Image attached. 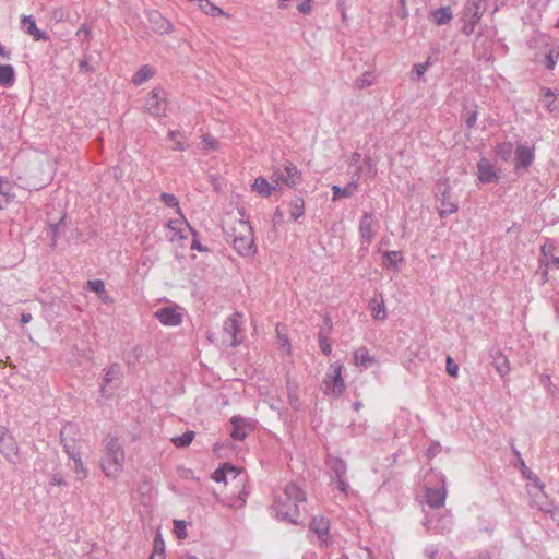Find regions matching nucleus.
I'll return each instance as SVG.
<instances>
[{
    "label": "nucleus",
    "instance_id": "2",
    "mask_svg": "<svg viewBox=\"0 0 559 559\" xmlns=\"http://www.w3.org/2000/svg\"><path fill=\"white\" fill-rule=\"evenodd\" d=\"M104 454L100 459V467L107 477L115 478L122 471L124 451L117 437L108 435L104 441Z\"/></svg>",
    "mask_w": 559,
    "mask_h": 559
},
{
    "label": "nucleus",
    "instance_id": "58",
    "mask_svg": "<svg viewBox=\"0 0 559 559\" xmlns=\"http://www.w3.org/2000/svg\"><path fill=\"white\" fill-rule=\"evenodd\" d=\"M62 222H63V219H60L58 223L50 225V234L52 236L53 242H56V239L59 235L60 226H61Z\"/></svg>",
    "mask_w": 559,
    "mask_h": 559
},
{
    "label": "nucleus",
    "instance_id": "52",
    "mask_svg": "<svg viewBox=\"0 0 559 559\" xmlns=\"http://www.w3.org/2000/svg\"><path fill=\"white\" fill-rule=\"evenodd\" d=\"M445 368H447V372H448L451 377H456V376H457V372H459V366H457V364L453 360V358H452V357H450V356H448V357H447Z\"/></svg>",
    "mask_w": 559,
    "mask_h": 559
},
{
    "label": "nucleus",
    "instance_id": "57",
    "mask_svg": "<svg viewBox=\"0 0 559 559\" xmlns=\"http://www.w3.org/2000/svg\"><path fill=\"white\" fill-rule=\"evenodd\" d=\"M336 485H337V489L342 493L347 496L348 489H349V485L346 483L345 477L344 478H336Z\"/></svg>",
    "mask_w": 559,
    "mask_h": 559
},
{
    "label": "nucleus",
    "instance_id": "49",
    "mask_svg": "<svg viewBox=\"0 0 559 559\" xmlns=\"http://www.w3.org/2000/svg\"><path fill=\"white\" fill-rule=\"evenodd\" d=\"M174 531L176 536L179 539H185L187 537V523L182 520H175L174 521Z\"/></svg>",
    "mask_w": 559,
    "mask_h": 559
},
{
    "label": "nucleus",
    "instance_id": "34",
    "mask_svg": "<svg viewBox=\"0 0 559 559\" xmlns=\"http://www.w3.org/2000/svg\"><path fill=\"white\" fill-rule=\"evenodd\" d=\"M290 218L297 221L305 214V201L301 197H295L289 203Z\"/></svg>",
    "mask_w": 559,
    "mask_h": 559
},
{
    "label": "nucleus",
    "instance_id": "40",
    "mask_svg": "<svg viewBox=\"0 0 559 559\" xmlns=\"http://www.w3.org/2000/svg\"><path fill=\"white\" fill-rule=\"evenodd\" d=\"M167 138L174 142L173 150L175 151H185L187 148V145L183 141V135L178 130L169 131Z\"/></svg>",
    "mask_w": 559,
    "mask_h": 559
},
{
    "label": "nucleus",
    "instance_id": "62",
    "mask_svg": "<svg viewBox=\"0 0 559 559\" xmlns=\"http://www.w3.org/2000/svg\"><path fill=\"white\" fill-rule=\"evenodd\" d=\"M50 484L51 485H55V486H61V485H64L66 481L63 479V476L62 474L60 473H55L51 477V480H50Z\"/></svg>",
    "mask_w": 559,
    "mask_h": 559
},
{
    "label": "nucleus",
    "instance_id": "32",
    "mask_svg": "<svg viewBox=\"0 0 559 559\" xmlns=\"http://www.w3.org/2000/svg\"><path fill=\"white\" fill-rule=\"evenodd\" d=\"M310 528L318 535L320 539H323L329 534V521L324 518H313L310 524Z\"/></svg>",
    "mask_w": 559,
    "mask_h": 559
},
{
    "label": "nucleus",
    "instance_id": "30",
    "mask_svg": "<svg viewBox=\"0 0 559 559\" xmlns=\"http://www.w3.org/2000/svg\"><path fill=\"white\" fill-rule=\"evenodd\" d=\"M15 82V71L11 64H0V84L2 86H12Z\"/></svg>",
    "mask_w": 559,
    "mask_h": 559
},
{
    "label": "nucleus",
    "instance_id": "35",
    "mask_svg": "<svg viewBox=\"0 0 559 559\" xmlns=\"http://www.w3.org/2000/svg\"><path fill=\"white\" fill-rule=\"evenodd\" d=\"M154 74V71L153 69L145 64V66H142L133 75L132 78V83L134 85H142L143 83H145L146 81H148Z\"/></svg>",
    "mask_w": 559,
    "mask_h": 559
},
{
    "label": "nucleus",
    "instance_id": "11",
    "mask_svg": "<svg viewBox=\"0 0 559 559\" xmlns=\"http://www.w3.org/2000/svg\"><path fill=\"white\" fill-rule=\"evenodd\" d=\"M75 433V426L72 424H67L60 431L61 443L63 445L64 452L68 454L70 459L81 456L80 449L76 445L75 439L70 437Z\"/></svg>",
    "mask_w": 559,
    "mask_h": 559
},
{
    "label": "nucleus",
    "instance_id": "10",
    "mask_svg": "<svg viewBox=\"0 0 559 559\" xmlns=\"http://www.w3.org/2000/svg\"><path fill=\"white\" fill-rule=\"evenodd\" d=\"M231 430L230 437L234 440L242 441L247 438L250 431L253 429L251 419L235 415L230 418Z\"/></svg>",
    "mask_w": 559,
    "mask_h": 559
},
{
    "label": "nucleus",
    "instance_id": "53",
    "mask_svg": "<svg viewBox=\"0 0 559 559\" xmlns=\"http://www.w3.org/2000/svg\"><path fill=\"white\" fill-rule=\"evenodd\" d=\"M478 24V22H474V19H471V17H465L464 16V24L462 26V32L465 34V35H471L474 29H475V26Z\"/></svg>",
    "mask_w": 559,
    "mask_h": 559
},
{
    "label": "nucleus",
    "instance_id": "36",
    "mask_svg": "<svg viewBox=\"0 0 559 559\" xmlns=\"http://www.w3.org/2000/svg\"><path fill=\"white\" fill-rule=\"evenodd\" d=\"M383 258L384 267L389 270L396 267L397 263L404 260L403 253L401 251H385L383 253Z\"/></svg>",
    "mask_w": 559,
    "mask_h": 559
},
{
    "label": "nucleus",
    "instance_id": "9",
    "mask_svg": "<svg viewBox=\"0 0 559 559\" xmlns=\"http://www.w3.org/2000/svg\"><path fill=\"white\" fill-rule=\"evenodd\" d=\"M332 374L323 381L325 393H332L340 396L345 390V383L341 376L342 367L337 364L332 365Z\"/></svg>",
    "mask_w": 559,
    "mask_h": 559
},
{
    "label": "nucleus",
    "instance_id": "1",
    "mask_svg": "<svg viewBox=\"0 0 559 559\" xmlns=\"http://www.w3.org/2000/svg\"><path fill=\"white\" fill-rule=\"evenodd\" d=\"M306 501V493L294 483L287 484L283 491L275 497L273 510L281 521L298 523L299 504Z\"/></svg>",
    "mask_w": 559,
    "mask_h": 559
},
{
    "label": "nucleus",
    "instance_id": "59",
    "mask_svg": "<svg viewBox=\"0 0 559 559\" xmlns=\"http://www.w3.org/2000/svg\"><path fill=\"white\" fill-rule=\"evenodd\" d=\"M438 555V548L436 546H428L425 549V559H436Z\"/></svg>",
    "mask_w": 559,
    "mask_h": 559
},
{
    "label": "nucleus",
    "instance_id": "22",
    "mask_svg": "<svg viewBox=\"0 0 559 559\" xmlns=\"http://www.w3.org/2000/svg\"><path fill=\"white\" fill-rule=\"evenodd\" d=\"M148 21L153 25L155 32L168 33L171 29V24L158 11H151L148 13Z\"/></svg>",
    "mask_w": 559,
    "mask_h": 559
},
{
    "label": "nucleus",
    "instance_id": "51",
    "mask_svg": "<svg viewBox=\"0 0 559 559\" xmlns=\"http://www.w3.org/2000/svg\"><path fill=\"white\" fill-rule=\"evenodd\" d=\"M189 230L191 231L192 236H193V239H192V242H191V249L192 250H195V251H199V252H207L209 251V248L203 246L200 241H199V237H198V233L194 230V228H192L191 226H189Z\"/></svg>",
    "mask_w": 559,
    "mask_h": 559
},
{
    "label": "nucleus",
    "instance_id": "23",
    "mask_svg": "<svg viewBox=\"0 0 559 559\" xmlns=\"http://www.w3.org/2000/svg\"><path fill=\"white\" fill-rule=\"evenodd\" d=\"M186 224L188 227L190 226L187 221L185 222H181L179 219H170L167 224L171 235L169 236V241L174 242V241H179V240H182V239H186L187 236L182 229V225Z\"/></svg>",
    "mask_w": 559,
    "mask_h": 559
},
{
    "label": "nucleus",
    "instance_id": "17",
    "mask_svg": "<svg viewBox=\"0 0 559 559\" xmlns=\"http://www.w3.org/2000/svg\"><path fill=\"white\" fill-rule=\"evenodd\" d=\"M486 10V0H467L463 10V16L479 22Z\"/></svg>",
    "mask_w": 559,
    "mask_h": 559
},
{
    "label": "nucleus",
    "instance_id": "54",
    "mask_svg": "<svg viewBox=\"0 0 559 559\" xmlns=\"http://www.w3.org/2000/svg\"><path fill=\"white\" fill-rule=\"evenodd\" d=\"M370 73L366 72L360 78L356 79L355 85L359 88H364L365 86L371 85V80L369 79Z\"/></svg>",
    "mask_w": 559,
    "mask_h": 559
},
{
    "label": "nucleus",
    "instance_id": "3",
    "mask_svg": "<svg viewBox=\"0 0 559 559\" xmlns=\"http://www.w3.org/2000/svg\"><path fill=\"white\" fill-rule=\"evenodd\" d=\"M437 209L441 217H445L459 210L457 204L451 199V186L448 178L439 179L433 187Z\"/></svg>",
    "mask_w": 559,
    "mask_h": 559
},
{
    "label": "nucleus",
    "instance_id": "21",
    "mask_svg": "<svg viewBox=\"0 0 559 559\" xmlns=\"http://www.w3.org/2000/svg\"><path fill=\"white\" fill-rule=\"evenodd\" d=\"M533 507L537 508L542 512L549 513L554 520L556 514L559 513L558 508L545 496L544 492H540L533 498Z\"/></svg>",
    "mask_w": 559,
    "mask_h": 559
},
{
    "label": "nucleus",
    "instance_id": "16",
    "mask_svg": "<svg viewBox=\"0 0 559 559\" xmlns=\"http://www.w3.org/2000/svg\"><path fill=\"white\" fill-rule=\"evenodd\" d=\"M238 317H240V313L235 312L224 322V333L229 337L227 342L233 347H236L239 344V341L237 340V333L239 331V322L237 319Z\"/></svg>",
    "mask_w": 559,
    "mask_h": 559
},
{
    "label": "nucleus",
    "instance_id": "60",
    "mask_svg": "<svg viewBox=\"0 0 559 559\" xmlns=\"http://www.w3.org/2000/svg\"><path fill=\"white\" fill-rule=\"evenodd\" d=\"M440 443H432L427 450V456L429 459L435 457L440 452Z\"/></svg>",
    "mask_w": 559,
    "mask_h": 559
},
{
    "label": "nucleus",
    "instance_id": "50",
    "mask_svg": "<svg viewBox=\"0 0 559 559\" xmlns=\"http://www.w3.org/2000/svg\"><path fill=\"white\" fill-rule=\"evenodd\" d=\"M74 473L76 474L78 479H83L87 476V469L85 468L81 456L74 457Z\"/></svg>",
    "mask_w": 559,
    "mask_h": 559
},
{
    "label": "nucleus",
    "instance_id": "63",
    "mask_svg": "<svg viewBox=\"0 0 559 559\" xmlns=\"http://www.w3.org/2000/svg\"><path fill=\"white\" fill-rule=\"evenodd\" d=\"M79 69H80V71H83V72H93L94 71V68L92 66H90L87 60H80Z\"/></svg>",
    "mask_w": 559,
    "mask_h": 559
},
{
    "label": "nucleus",
    "instance_id": "56",
    "mask_svg": "<svg viewBox=\"0 0 559 559\" xmlns=\"http://www.w3.org/2000/svg\"><path fill=\"white\" fill-rule=\"evenodd\" d=\"M311 1L312 0H301L298 4V11L304 14H309L311 12Z\"/></svg>",
    "mask_w": 559,
    "mask_h": 559
},
{
    "label": "nucleus",
    "instance_id": "31",
    "mask_svg": "<svg viewBox=\"0 0 559 559\" xmlns=\"http://www.w3.org/2000/svg\"><path fill=\"white\" fill-rule=\"evenodd\" d=\"M431 16H432L433 22L437 25H445L453 17L451 9L449 7H442V8L433 10L431 12Z\"/></svg>",
    "mask_w": 559,
    "mask_h": 559
},
{
    "label": "nucleus",
    "instance_id": "12",
    "mask_svg": "<svg viewBox=\"0 0 559 559\" xmlns=\"http://www.w3.org/2000/svg\"><path fill=\"white\" fill-rule=\"evenodd\" d=\"M374 216L372 213H365L359 221V236L364 245L369 246L376 235L373 228Z\"/></svg>",
    "mask_w": 559,
    "mask_h": 559
},
{
    "label": "nucleus",
    "instance_id": "7",
    "mask_svg": "<svg viewBox=\"0 0 559 559\" xmlns=\"http://www.w3.org/2000/svg\"><path fill=\"white\" fill-rule=\"evenodd\" d=\"M0 453L13 465L20 463L19 447L14 437L5 426L0 425Z\"/></svg>",
    "mask_w": 559,
    "mask_h": 559
},
{
    "label": "nucleus",
    "instance_id": "46",
    "mask_svg": "<svg viewBox=\"0 0 559 559\" xmlns=\"http://www.w3.org/2000/svg\"><path fill=\"white\" fill-rule=\"evenodd\" d=\"M430 61L427 60L426 62L424 63H416L414 67H413V71H412V75H411V79L413 81H416V80H419L428 70V68L430 67Z\"/></svg>",
    "mask_w": 559,
    "mask_h": 559
},
{
    "label": "nucleus",
    "instance_id": "26",
    "mask_svg": "<svg viewBox=\"0 0 559 559\" xmlns=\"http://www.w3.org/2000/svg\"><path fill=\"white\" fill-rule=\"evenodd\" d=\"M253 189L261 197L267 198L272 194V191H277V186L273 182L270 183L264 177H259L253 183Z\"/></svg>",
    "mask_w": 559,
    "mask_h": 559
},
{
    "label": "nucleus",
    "instance_id": "47",
    "mask_svg": "<svg viewBox=\"0 0 559 559\" xmlns=\"http://www.w3.org/2000/svg\"><path fill=\"white\" fill-rule=\"evenodd\" d=\"M160 201L167 206L171 209H176L177 212H180L179 201L178 199L168 192H163L160 194Z\"/></svg>",
    "mask_w": 559,
    "mask_h": 559
},
{
    "label": "nucleus",
    "instance_id": "45",
    "mask_svg": "<svg viewBox=\"0 0 559 559\" xmlns=\"http://www.w3.org/2000/svg\"><path fill=\"white\" fill-rule=\"evenodd\" d=\"M477 118H478V112H477L476 106H474L473 108L465 109L464 119H465V124H466L467 129H473L476 126Z\"/></svg>",
    "mask_w": 559,
    "mask_h": 559
},
{
    "label": "nucleus",
    "instance_id": "25",
    "mask_svg": "<svg viewBox=\"0 0 559 559\" xmlns=\"http://www.w3.org/2000/svg\"><path fill=\"white\" fill-rule=\"evenodd\" d=\"M514 144L510 141L499 142L495 146V154L503 162H509L514 154Z\"/></svg>",
    "mask_w": 559,
    "mask_h": 559
},
{
    "label": "nucleus",
    "instance_id": "5",
    "mask_svg": "<svg viewBox=\"0 0 559 559\" xmlns=\"http://www.w3.org/2000/svg\"><path fill=\"white\" fill-rule=\"evenodd\" d=\"M144 108L153 117H166L168 111V100L165 90L162 87L153 88L145 99Z\"/></svg>",
    "mask_w": 559,
    "mask_h": 559
},
{
    "label": "nucleus",
    "instance_id": "13",
    "mask_svg": "<svg viewBox=\"0 0 559 559\" xmlns=\"http://www.w3.org/2000/svg\"><path fill=\"white\" fill-rule=\"evenodd\" d=\"M155 317L168 326H177L182 322V314L175 307H163L155 312Z\"/></svg>",
    "mask_w": 559,
    "mask_h": 559
},
{
    "label": "nucleus",
    "instance_id": "29",
    "mask_svg": "<svg viewBox=\"0 0 559 559\" xmlns=\"http://www.w3.org/2000/svg\"><path fill=\"white\" fill-rule=\"evenodd\" d=\"M120 374V365L118 364H114L111 365L106 373H105V377H104V383L102 384L100 386V393L103 396H110L111 394L107 392V384H109L110 382H112L115 379H117Z\"/></svg>",
    "mask_w": 559,
    "mask_h": 559
},
{
    "label": "nucleus",
    "instance_id": "38",
    "mask_svg": "<svg viewBox=\"0 0 559 559\" xmlns=\"http://www.w3.org/2000/svg\"><path fill=\"white\" fill-rule=\"evenodd\" d=\"M12 187L8 180L0 178V210L7 205L12 197Z\"/></svg>",
    "mask_w": 559,
    "mask_h": 559
},
{
    "label": "nucleus",
    "instance_id": "19",
    "mask_svg": "<svg viewBox=\"0 0 559 559\" xmlns=\"http://www.w3.org/2000/svg\"><path fill=\"white\" fill-rule=\"evenodd\" d=\"M332 330V321L330 317L324 318V326L321 328V330L318 333V341L321 352L329 356L332 352V345L329 341L328 334Z\"/></svg>",
    "mask_w": 559,
    "mask_h": 559
},
{
    "label": "nucleus",
    "instance_id": "39",
    "mask_svg": "<svg viewBox=\"0 0 559 559\" xmlns=\"http://www.w3.org/2000/svg\"><path fill=\"white\" fill-rule=\"evenodd\" d=\"M87 287L90 290L96 293L98 297L104 300L108 301V295L105 288V283L102 280H93L87 282Z\"/></svg>",
    "mask_w": 559,
    "mask_h": 559
},
{
    "label": "nucleus",
    "instance_id": "27",
    "mask_svg": "<svg viewBox=\"0 0 559 559\" xmlns=\"http://www.w3.org/2000/svg\"><path fill=\"white\" fill-rule=\"evenodd\" d=\"M354 362L356 366L368 368L373 362L374 359L369 355V352L366 347H359L354 352L353 356Z\"/></svg>",
    "mask_w": 559,
    "mask_h": 559
},
{
    "label": "nucleus",
    "instance_id": "61",
    "mask_svg": "<svg viewBox=\"0 0 559 559\" xmlns=\"http://www.w3.org/2000/svg\"><path fill=\"white\" fill-rule=\"evenodd\" d=\"M283 217H284V213L283 211L277 207L274 212V215H273V225L274 227H276L277 225H280L283 221Z\"/></svg>",
    "mask_w": 559,
    "mask_h": 559
},
{
    "label": "nucleus",
    "instance_id": "6",
    "mask_svg": "<svg viewBox=\"0 0 559 559\" xmlns=\"http://www.w3.org/2000/svg\"><path fill=\"white\" fill-rule=\"evenodd\" d=\"M271 180L277 186V190L281 191L280 182L290 188L299 185L301 181V173L293 163H286L283 169L277 168L273 171Z\"/></svg>",
    "mask_w": 559,
    "mask_h": 559
},
{
    "label": "nucleus",
    "instance_id": "41",
    "mask_svg": "<svg viewBox=\"0 0 559 559\" xmlns=\"http://www.w3.org/2000/svg\"><path fill=\"white\" fill-rule=\"evenodd\" d=\"M200 8L202 11L211 16H221L224 14L223 10L213 4L209 0H200Z\"/></svg>",
    "mask_w": 559,
    "mask_h": 559
},
{
    "label": "nucleus",
    "instance_id": "44",
    "mask_svg": "<svg viewBox=\"0 0 559 559\" xmlns=\"http://www.w3.org/2000/svg\"><path fill=\"white\" fill-rule=\"evenodd\" d=\"M543 100L549 112L559 111V106L555 103V95L550 88H546L543 93Z\"/></svg>",
    "mask_w": 559,
    "mask_h": 559
},
{
    "label": "nucleus",
    "instance_id": "42",
    "mask_svg": "<svg viewBox=\"0 0 559 559\" xmlns=\"http://www.w3.org/2000/svg\"><path fill=\"white\" fill-rule=\"evenodd\" d=\"M194 439V432L191 430L186 431L183 435L175 437L171 439V442L177 448H185L189 445Z\"/></svg>",
    "mask_w": 559,
    "mask_h": 559
},
{
    "label": "nucleus",
    "instance_id": "64",
    "mask_svg": "<svg viewBox=\"0 0 559 559\" xmlns=\"http://www.w3.org/2000/svg\"><path fill=\"white\" fill-rule=\"evenodd\" d=\"M466 559H490V555L487 551L479 552L475 556H469Z\"/></svg>",
    "mask_w": 559,
    "mask_h": 559
},
{
    "label": "nucleus",
    "instance_id": "15",
    "mask_svg": "<svg viewBox=\"0 0 559 559\" xmlns=\"http://www.w3.org/2000/svg\"><path fill=\"white\" fill-rule=\"evenodd\" d=\"M477 176L479 181L483 183L498 181V175L495 166L486 158H481L477 163Z\"/></svg>",
    "mask_w": 559,
    "mask_h": 559
},
{
    "label": "nucleus",
    "instance_id": "33",
    "mask_svg": "<svg viewBox=\"0 0 559 559\" xmlns=\"http://www.w3.org/2000/svg\"><path fill=\"white\" fill-rule=\"evenodd\" d=\"M357 188V181H350L347 186L344 188H341L338 186H333V201H336L340 198H350L354 194V191Z\"/></svg>",
    "mask_w": 559,
    "mask_h": 559
},
{
    "label": "nucleus",
    "instance_id": "28",
    "mask_svg": "<svg viewBox=\"0 0 559 559\" xmlns=\"http://www.w3.org/2000/svg\"><path fill=\"white\" fill-rule=\"evenodd\" d=\"M491 357L493 358V367L497 370V372L504 377L510 371L509 360L508 358L499 350L491 354Z\"/></svg>",
    "mask_w": 559,
    "mask_h": 559
},
{
    "label": "nucleus",
    "instance_id": "4",
    "mask_svg": "<svg viewBox=\"0 0 559 559\" xmlns=\"http://www.w3.org/2000/svg\"><path fill=\"white\" fill-rule=\"evenodd\" d=\"M239 234L235 235L233 240L234 249L242 257H252L257 252L252 227L247 221H239Z\"/></svg>",
    "mask_w": 559,
    "mask_h": 559
},
{
    "label": "nucleus",
    "instance_id": "37",
    "mask_svg": "<svg viewBox=\"0 0 559 559\" xmlns=\"http://www.w3.org/2000/svg\"><path fill=\"white\" fill-rule=\"evenodd\" d=\"M559 59V45H552L545 56V67L547 70H554Z\"/></svg>",
    "mask_w": 559,
    "mask_h": 559
},
{
    "label": "nucleus",
    "instance_id": "48",
    "mask_svg": "<svg viewBox=\"0 0 559 559\" xmlns=\"http://www.w3.org/2000/svg\"><path fill=\"white\" fill-rule=\"evenodd\" d=\"M91 26L86 23L82 24L81 27L76 31L75 36L81 43H87L91 39Z\"/></svg>",
    "mask_w": 559,
    "mask_h": 559
},
{
    "label": "nucleus",
    "instance_id": "24",
    "mask_svg": "<svg viewBox=\"0 0 559 559\" xmlns=\"http://www.w3.org/2000/svg\"><path fill=\"white\" fill-rule=\"evenodd\" d=\"M369 309L371 311L372 317L376 320H385L388 317L386 309L384 306V300H383L382 296H380V298H377V297L372 298L369 301Z\"/></svg>",
    "mask_w": 559,
    "mask_h": 559
},
{
    "label": "nucleus",
    "instance_id": "14",
    "mask_svg": "<svg viewBox=\"0 0 559 559\" xmlns=\"http://www.w3.org/2000/svg\"><path fill=\"white\" fill-rule=\"evenodd\" d=\"M447 498V489L444 485V480H442V485L439 488H427L425 493V499L427 504L432 509H440L444 506Z\"/></svg>",
    "mask_w": 559,
    "mask_h": 559
},
{
    "label": "nucleus",
    "instance_id": "18",
    "mask_svg": "<svg viewBox=\"0 0 559 559\" xmlns=\"http://www.w3.org/2000/svg\"><path fill=\"white\" fill-rule=\"evenodd\" d=\"M21 22L24 32L27 35L33 36L35 40L48 39L47 34L37 27L36 21L33 17V15H23Z\"/></svg>",
    "mask_w": 559,
    "mask_h": 559
},
{
    "label": "nucleus",
    "instance_id": "55",
    "mask_svg": "<svg viewBox=\"0 0 559 559\" xmlns=\"http://www.w3.org/2000/svg\"><path fill=\"white\" fill-rule=\"evenodd\" d=\"M165 549V544H164V540L162 539V537L158 535L155 537L154 539V548H153V552L152 554H165L164 551Z\"/></svg>",
    "mask_w": 559,
    "mask_h": 559
},
{
    "label": "nucleus",
    "instance_id": "20",
    "mask_svg": "<svg viewBox=\"0 0 559 559\" xmlns=\"http://www.w3.org/2000/svg\"><path fill=\"white\" fill-rule=\"evenodd\" d=\"M228 474H233V479H237L242 472L236 468L234 465L225 463L222 467L214 471L212 479L216 483H228Z\"/></svg>",
    "mask_w": 559,
    "mask_h": 559
},
{
    "label": "nucleus",
    "instance_id": "43",
    "mask_svg": "<svg viewBox=\"0 0 559 559\" xmlns=\"http://www.w3.org/2000/svg\"><path fill=\"white\" fill-rule=\"evenodd\" d=\"M331 469L335 475V478H344L347 472V465L345 461L336 459L331 463Z\"/></svg>",
    "mask_w": 559,
    "mask_h": 559
},
{
    "label": "nucleus",
    "instance_id": "8",
    "mask_svg": "<svg viewBox=\"0 0 559 559\" xmlns=\"http://www.w3.org/2000/svg\"><path fill=\"white\" fill-rule=\"evenodd\" d=\"M535 159L534 147H530L522 142H518L514 152V173L521 175L522 171L528 169Z\"/></svg>",
    "mask_w": 559,
    "mask_h": 559
}]
</instances>
